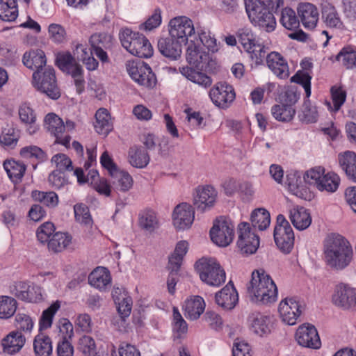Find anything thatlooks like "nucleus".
Wrapping results in <instances>:
<instances>
[{"label": "nucleus", "mask_w": 356, "mask_h": 356, "mask_svg": "<svg viewBox=\"0 0 356 356\" xmlns=\"http://www.w3.org/2000/svg\"><path fill=\"white\" fill-rule=\"evenodd\" d=\"M353 257L350 243L341 235L330 234L323 242V259L327 266L335 270L348 267Z\"/></svg>", "instance_id": "nucleus-1"}, {"label": "nucleus", "mask_w": 356, "mask_h": 356, "mask_svg": "<svg viewBox=\"0 0 356 356\" xmlns=\"http://www.w3.org/2000/svg\"><path fill=\"white\" fill-rule=\"evenodd\" d=\"M247 291L252 302L262 305L274 302L277 297V289L274 281L263 269L252 273Z\"/></svg>", "instance_id": "nucleus-2"}, {"label": "nucleus", "mask_w": 356, "mask_h": 356, "mask_svg": "<svg viewBox=\"0 0 356 356\" xmlns=\"http://www.w3.org/2000/svg\"><path fill=\"white\" fill-rule=\"evenodd\" d=\"M119 38L122 47L135 56L148 58L153 55V47L143 34L133 32L128 28H122L120 31Z\"/></svg>", "instance_id": "nucleus-3"}, {"label": "nucleus", "mask_w": 356, "mask_h": 356, "mask_svg": "<svg viewBox=\"0 0 356 356\" xmlns=\"http://www.w3.org/2000/svg\"><path fill=\"white\" fill-rule=\"evenodd\" d=\"M195 266L200 278L207 284L219 286L225 282V272L215 258L202 257Z\"/></svg>", "instance_id": "nucleus-4"}, {"label": "nucleus", "mask_w": 356, "mask_h": 356, "mask_svg": "<svg viewBox=\"0 0 356 356\" xmlns=\"http://www.w3.org/2000/svg\"><path fill=\"white\" fill-rule=\"evenodd\" d=\"M245 10L250 22L266 32H271L276 27V20L273 11L262 7L254 0L245 1Z\"/></svg>", "instance_id": "nucleus-5"}, {"label": "nucleus", "mask_w": 356, "mask_h": 356, "mask_svg": "<svg viewBox=\"0 0 356 356\" xmlns=\"http://www.w3.org/2000/svg\"><path fill=\"white\" fill-rule=\"evenodd\" d=\"M33 83L38 91L52 99H58L60 97L55 71L52 67H45L44 71H35L33 74Z\"/></svg>", "instance_id": "nucleus-6"}, {"label": "nucleus", "mask_w": 356, "mask_h": 356, "mask_svg": "<svg viewBox=\"0 0 356 356\" xmlns=\"http://www.w3.org/2000/svg\"><path fill=\"white\" fill-rule=\"evenodd\" d=\"M273 236L279 249L284 253H289L294 245V233L284 215L277 216Z\"/></svg>", "instance_id": "nucleus-7"}, {"label": "nucleus", "mask_w": 356, "mask_h": 356, "mask_svg": "<svg viewBox=\"0 0 356 356\" xmlns=\"http://www.w3.org/2000/svg\"><path fill=\"white\" fill-rule=\"evenodd\" d=\"M47 130L56 138V143L67 147L70 145L71 137L68 134H64L65 129L73 130L75 123L70 120L64 124L63 120L54 113H49L44 118Z\"/></svg>", "instance_id": "nucleus-8"}, {"label": "nucleus", "mask_w": 356, "mask_h": 356, "mask_svg": "<svg viewBox=\"0 0 356 356\" xmlns=\"http://www.w3.org/2000/svg\"><path fill=\"white\" fill-rule=\"evenodd\" d=\"M126 68L130 77L139 85L147 88H152L156 85V76L145 63L128 61Z\"/></svg>", "instance_id": "nucleus-9"}, {"label": "nucleus", "mask_w": 356, "mask_h": 356, "mask_svg": "<svg viewBox=\"0 0 356 356\" xmlns=\"http://www.w3.org/2000/svg\"><path fill=\"white\" fill-rule=\"evenodd\" d=\"M234 225L230 220L220 218L217 219L210 230L212 241L222 247L227 246L233 241Z\"/></svg>", "instance_id": "nucleus-10"}, {"label": "nucleus", "mask_w": 356, "mask_h": 356, "mask_svg": "<svg viewBox=\"0 0 356 356\" xmlns=\"http://www.w3.org/2000/svg\"><path fill=\"white\" fill-rule=\"evenodd\" d=\"M195 33L193 23L191 19L185 16L177 17L169 22V34L179 42L186 44L188 37Z\"/></svg>", "instance_id": "nucleus-11"}, {"label": "nucleus", "mask_w": 356, "mask_h": 356, "mask_svg": "<svg viewBox=\"0 0 356 356\" xmlns=\"http://www.w3.org/2000/svg\"><path fill=\"white\" fill-rule=\"evenodd\" d=\"M238 238L237 245L244 254L254 253L259 245V238L252 232L248 222H241L238 226Z\"/></svg>", "instance_id": "nucleus-12"}, {"label": "nucleus", "mask_w": 356, "mask_h": 356, "mask_svg": "<svg viewBox=\"0 0 356 356\" xmlns=\"http://www.w3.org/2000/svg\"><path fill=\"white\" fill-rule=\"evenodd\" d=\"M296 339L299 345L312 349H318L321 342L317 330L311 324H303L298 328Z\"/></svg>", "instance_id": "nucleus-13"}, {"label": "nucleus", "mask_w": 356, "mask_h": 356, "mask_svg": "<svg viewBox=\"0 0 356 356\" xmlns=\"http://www.w3.org/2000/svg\"><path fill=\"white\" fill-rule=\"evenodd\" d=\"M209 96L215 105L221 108H227L234 100L236 95L232 86L219 83L211 89Z\"/></svg>", "instance_id": "nucleus-14"}, {"label": "nucleus", "mask_w": 356, "mask_h": 356, "mask_svg": "<svg viewBox=\"0 0 356 356\" xmlns=\"http://www.w3.org/2000/svg\"><path fill=\"white\" fill-rule=\"evenodd\" d=\"M194 209L188 203L183 202L178 204L173 211V225L177 229L189 228L194 221Z\"/></svg>", "instance_id": "nucleus-15"}, {"label": "nucleus", "mask_w": 356, "mask_h": 356, "mask_svg": "<svg viewBox=\"0 0 356 356\" xmlns=\"http://www.w3.org/2000/svg\"><path fill=\"white\" fill-rule=\"evenodd\" d=\"M216 197L217 192L211 186L198 187L193 197V204L197 211L204 212L213 207Z\"/></svg>", "instance_id": "nucleus-16"}, {"label": "nucleus", "mask_w": 356, "mask_h": 356, "mask_svg": "<svg viewBox=\"0 0 356 356\" xmlns=\"http://www.w3.org/2000/svg\"><path fill=\"white\" fill-rule=\"evenodd\" d=\"M10 293L21 300L30 302H37L42 298L40 287L31 286L25 282L15 283L10 287Z\"/></svg>", "instance_id": "nucleus-17"}, {"label": "nucleus", "mask_w": 356, "mask_h": 356, "mask_svg": "<svg viewBox=\"0 0 356 356\" xmlns=\"http://www.w3.org/2000/svg\"><path fill=\"white\" fill-rule=\"evenodd\" d=\"M334 304L344 309H356V291L346 285L337 286L332 297Z\"/></svg>", "instance_id": "nucleus-18"}, {"label": "nucleus", "mask_w": 356, "mask_h": 356, "mask_svg": "<svg viewBox=\"0 0 356 356\" xmlns=\"http://www.w3.org/2000/svg\"><path fill=\"white\" fill-rule=\"evenodd\" d=\"M278 311L282 320L289 325L296 323L301 314L300 304L294 298H285L279 305Z\"/></svg>", "instance_id": "nucleus-19"}, {"label": "nucleus", "mask_w": 356, "mask_h": 356, "mask_svg": "<svg viewBox=\"0 0 356 356\" xmlns=\"http://www.w3.org/2000/svg\"><path fill=\"white\" fill-rule=\"evenodd\" d=\"M215 301L218 305L225 310H231L238 301V293L232 281L215 295Z\"/></svg>", "instance_id": "nucleus-20"}, {"label": "nucleus", "mask_w": 356, "mask_h": 356, "mask_svg": "<svg viewBox=\"0 0 356 356\" xmlns=\"http://www.w3.org/2000/svg\"><path fill=\"white\" fill-rule=\"evenodd\" d=\"M251 330L256 334L264 337L270 333L273 323L270 316L259 312H253L249 317Z\"/></svg>", "instance_id": "nucleus-21"}, {"label": "nucleus", "mask_w": 356, "mask_h": 356, "mask_svg": "<svg viewBox=\"0 0 356 356\" xmlns=\"http://www.w3.org/2000/svg\"><path fill=\"white\" fill-rule=\"evenodd\" d=\"M181 46L182 44L170 35L168 38H161L157 44L159 52L171 60H177L181 57Z\"/></svg>", "instance_id": "nucleus-22"}, {"label": "nucleus", "mask_w": 356, "mask_h": 356, "mask_svg": "<svg viewBox=\"0 0 356 356\" xmlns=\"http://www.w3.org/2000/svg\"><path fill=\"white\" fill-rule=\"evenodd\" d=\"M298 13L305 28L314 29L316 26L319 14L314 5L310 3H300Z\"/></svg>", "instance_id": "nucleus-23"}, {"label": "nucleus", "mask_w": 356, "mask_h": 356, "mask_svg": "<svg viewBox=\"0 0 356 356\" xmlns=\"http://www.w3.org/2000/svg\"><path fill=\"white\" fill-rule=\"evenodd\" d=\"M268 68L280 79H286L289 75V66L284 58L277 52L273 51L266 56Z\"/></svg>", "instance_id": "nucleus-24"}, {"label": "nucleus", "mask_w": 356, "mask_h": 356, "mask_svg": "<svg viewBox=\"0 0 356 356\" xmlns=\"http://www.w3.org/2000/svg\"><path fill=\"white\" fill-rule=\"evenodd\" d=\"M89 284L100 291H106L111 284L109 270L105 267H97L88 276Z\"/></svg>", "instance_id": "nucleus-25"}, {"label": "nucleus", "mask_w": 356, "mask_h": 356, "mask_svg": "<svg viewBox=\"0 0 356 356\" xmlns=\"http://www.w3.org/2000/svg\"><path fill=\"white\" fill-rule=\"evenodd\" d=\"M289 218L293 225L299 230L307 229L312 223V217L307 209L302 207H293L289 210Z\"/></svg>", "instance_id": "nucleus-26"}, {"label": "nucleus", "mask_w": 356, "mask_h": 356, "mask_svg": "<svg viewBox=\"0 0 356 356\" xmlns=\"http://www.w3.org/2000/svg\"><path fill=\"white\" fill-rule=\"evenodd\" d=\"M339 163L348 179L356 183V154L346 151L338 156Z\"/></svg>", "instance_id": "nucleus-27"}, {"label": "nucleus", "mask_w": 356, "mask_h": 356, "mask_svg": "<svg viewBox=\"0 0 356 356\" xmlns=\"http://www.w3.org/2000/svg\"><path fill=\"white\" fill-rule=\"evenodd\" d=\"M56 63L60 70L70 75L79 74L82 68L70 52L58 54Z\"/></svg>", "instance_id": "nucleus-28"}, {"label": "nucleus", "mask_w": 356, "mask_h": 356, "mask_svg": "<svg viewBox=\"0 0 356 356\" xmlns=\"http://www.w3.org/2000/svg\"><path fill=\"white\" fill-rule=\"evenodd\" d=\"M46 62L44 52L39 49L25 52L23 56L24 65L28 68L35 70V71H44L43 67L45 66Z\"/></svg>", "instance_id": "nucleus-29"}, {"label": "nucleus", "mask_w": 356, "mask_h": 356, "mask_svg": "<svg viewBox=\"0 0 356 356\" xmlns=\"http://www.w3.org/2000/svg\"><path fill=\"white\" fill-rule=\"evenodd\" d=\"M149 160V156L145 148L138 145L129 148L128 161L133 167L143 168L148 165Z\"/></svg>", "instance_id": "nucleus-30"}, {"label": "nucleus", "mask_w": 356, "mask_h": 356, "mask_svg": "<svg viewBox=\"0 0 356 356\" xmlns=\"http://www.w3.org/2000/svg\"><path fill=\"white\" fill-rule=\"evenodd\" d=\"M24 343L25 337L20 332H13L3 340V351L8 354H15L22 349Z\"/></svg>", "instance_id": "nucleus-31"}, {"label": "nucleus", "mask_w": 356, "mask_h": 356, "mask_svg": "<svg viewBox=\"0 0 356 356\" xmlns=\"http://www.w3.org/2000/svg\"><path fill=\"white\" fill-rule=\"evenodd\" d=\"M184 307L186 318L195 320L203 313L205 303L203 298L197 296L186 300Z\"/></svg>", "instance_id": "nucleus-32"}, {"label": "nucleus", "mask_w": 356, "mask_h": 356, "mask_svg": "<svg viewBox=\"0 0 356 356\" xmlns=\"http://www.w3.org/2000/svg\"><path fill=\"white\" fill-rule=\"evenodd\" d=\"M3 168L9 178L15 183L22 181L26 169L23 162L14 159L6 160L3 162Z\"/></svg>", "instance_id": "nucleus-33"}, {"label": "nucleus", "mask_w": 356, "mask_h": 356, "mask_svg": "<svg viewBox=\"0 0 356 356\" xmlns=\"http://www.w3.org/2000/svg\"><path fill=\"white\" fill-rule=\"evenodd\" d=\"M322 19L327 27L341 29L343 22L341 20L336 8L330 3H325L322 6Z\"/></svg>", "instance_id": "nucleus-34"}, {"label": "nucleus", "mask_w": 356, "mask_h": 356, "mask_svg": "<svg viewBox=\"0 0 356 356\" xmlns=\"http://www.w3.org/2000/svg\"><path fill=\"white\" fill-rule=\"evenodd\" d=\"M204 59H208V53L202 51L200 44L191 40L186 49V60L197 68Z\"/></svg>", "instance_id": "nucleus-35"}, {"label": "nucleus", "mask_w": 356, "mask_h": 356, "mask_svg": "<svg viewBox=\"0 0 356 356\" xmlns=\"http://www.w3.org/2000/svg\"><path fill=\"white\" fill-rule=\"evenodd\" d=\"M96 122L95 128L96 131L102 135L107 136L113 129L111 116L106 108H99L95 114Z\"/></svg>", "instance_id": "nucleus-36"}, {"label": "nucleus", "mask_w": 356, "mask_h": 356, "mask_svg": "<svg viewBox=\"0 0 356 356\" xmlns=\"http://www.w3.org/2000/svg\"><path fill=\"white\" fill-rule=\"evenodd\" d=\"M180 73L191 81L204 88L209 87L212 83L211 77L207 74L197 72L189 67H179Z\"/></svg>", "instance_id": "nucleus-37"}, {"label": "nucleus", "mask_w": 356, "mask_h": 356, "mask_svg": "<svg viewBox=\"0 0 356 356\" xmlns=\"http://www.w3.org/2000/svg\"><path fill=\"white\" fill-rule=\"evenodd\" d=\"M70 235L63 232H56L47 241V247L49 251L54 253L64 250L71 243Z\"/></svg>", "instance_id": "nucleus-38"}, {"label": "nucleus", "mask_w": 356, "mask_h": 356, "mask_svg": "<svg viewBox=\"0 0 356 356\" xmlns=\"http://www.w3.org/2000/svg\"><path fill=\"white\" fill-rule=\"evenodd\" d=\"M286 184L289 191L292 194L301 199H306L307 188L304 184H302V181L300 176L295 173L287 175Z\"/></svg>", "instance_id": "nucleus-39"}, {"label": "nucleus", "mask_w": 356, "mask_h": 356, "mask_svg": "<svg viewBox=\"0 0 356 356\" xmlns=\"http://www.w3.org/2000/svg\"><path fill=\"white\" fill-rule=\"evenodd\" d=\"M286 184L289 191L292 194L301 199H306L307 188L304 184H302V181L300 176L295 173L287 175Z\"/></svg>", "instance_id": "nucleus-40"}, {"label": "nucleus", "mask_w": 356, "mask_h": 356, "mask_svg": "<svg viewBox=\"0 0 356 356\" xmlns=\"http://www.w3.org/2000/svg\"><path fill=\"white\" fill-rule=\"evenodd\" d=\"M252 225L260 231L267 229L270 223V213L264 208L254 209L250 216Z\"/></svg>", "instance_id": "nucleus-41"}, {"label": "nucleus", "mask_w": 356, "mask_h": 356, "mask_svg": "<svg viewBox=\"0 0 356 356\" xmlns=\"http://www.w3.org/2000/svg\"><path fill=\"white\" fill-rule=\"evenodd\" d=\"M18 16L17 0H0V19L13 22Z\"/></svg>", "instance_id": "nucleus-42"}, {"label": "nucleus", "mask_w": 356, "mask_h": 356, "mask_svg": "<svg viewBox=\"0 0 356 356\" xmlns=\"http://www.w3.org/2000/svg\"><path fill=\"white\" fill-rule=\"evenodd\" d=\"M33 349L36 356H50L52 354L50 337L43 334L35 336L33 341Z\"/></svg>", "instance_id": "nucleus-43"}, {"label": "nucleus", "mask_w": 356, "mask_h": 356, "mask_svg": "<svg viewBox=\"0 0 356 356\" xmlns=\"http://www.w3.org/2000/svg\"><path fill=\"white\" fill-rule=\"evenodd\" d=\"M32 198L39 202L49 208H55L58 204V197L54 191H33L31 193Z\"/></svg>", "instance_id": "nucleus-44"}, {"label": "nucleus", "mask_w": 356, "mask_h": 356, "mask_svg": "<svg viewBox=\"0 0 356 356\" xmlns=\"http://www.w3.org/2000/svg\"><path fill=\"white\" fill-rule=\"evenodd\" d=\"M271 113L275 119L278 121L289 122L293 118L296 110L293 107H290V106H289L281 102V104L273 106Z\"/></svg>", "instance_id": "nucleus-45"}, {"label": "nucleus", "mask_w": 356, "mask_h": 356, "mask_svg": "<svg viewBox=\"0 0 356 356\" xmlns=\"http://www.w3.org/2000/svg\"><path fill=\"white\" fill-rule=\"evenodd\" d=\"M188 325L181 316L177 308H173L172 331L175 339H183L187 332Z\"/></svg>", "instance_id": "nucleus-46"}, {"label": "nucleus", "mask_w": 356, "mask_h": 356, "mask_svg": "<svg viewBox=\"0 0 356 356\" xmlns=\"http://www.w3.org/2000/svg\"><path fill=\"white\" fill-rule=\"evenodd\" d=\"M336 59L348 70L356 69V50L350 47H343L337 55Z\"/></svg>", "instance_id": "nucleus-47"}, {"label": "nucleus", "mask_w": 356, "mask_h": 356, "mask_svg": "<svg viewBox=\"0 0 356 356\" xmlns=\"http://www.w3.org/2000/svg\"><path fill=\"white\" fill-rule=\"evenodd\" d=\"M339 177L334 172L325 174L318 184V189L321 191L328 193L335 192L339 185Z\"/></svg>", "instance_id": "nucleus-48"}, {"label": "nucleus", "mask_w": 356, "mask_h": 356, "mask_svg": "<svg viewBox=\"0 0 356 356\" xmlns=\"http://www.w3.org/2000/svg\"><path fill=\"white\" fill-rule=\"evenodd\" d=\"M60 307V302L56 300L42 312L40 318V330H47L52 325L53 318Z\"/></svg>", "instance_id": "nucleus-49"}, {"label": "nucleus", "mask_w": 356, "mask_h": 356, "mask_svg": "<svg viewBox=\"0 0 356 356\" xmlns=\"http://www.w3.org/2000/svg\"><path fill=\"white\" fill-rule=\"evenodd\" d=\"M318 117L316 107L312 106L309 99H305L298 114L300 120L305 123H314L317 121Z\"/></svg>", "instance_id": "nucleus-50"}, {"label": "nucleus", "mask_w": 356, "mask_h": 356, "mask_svg": "<svg viewBox=\"0 0 356 356\" xmlns=\"http://www.w3.org/2000/svg\"><path fill=\"white\" fill-rule=\"evenodd\" d=\"M19 138V130L13 127L7 126L3 128L0 135V143L8 147L13 148L17 145Z\"/></svg>", "instance_id": "nucleus-51"}, {"label": "nucleus", "mask_w": 356, "mask_h": 356, "mask_svg": "<svg viewBox=\"0 0 356 356\" xmlns=\"http://www.w3.org/2000/svg\"><path fill=\"white\" fill-rule=\"evenodd\" d=\"M17 301L11 297L2 296L0 298V318H9L16 312Z\"/></svg>", "instance_id": "nucleus-52"}, {"label": "nucleus", "mask_w": 356, "mask_h": 356, "mask_svg": "<svg viewBox=\"0 0 356 356\" xmlns=\"http://www.w3.org/2000/svg\"><path fill=\"white\" fill-rule=\"evenodd\" d=\"M280 23L289 30H293L299 26L300 22L295 11L290 8H285L282 10Z\"/></svg>", "instance_id": "nucleus-53"}, {"label": "nucleus", "mask_w": 356, "mask_h": 356, "mask_svg": "<svg viewBox=\"0 0 356 356\" xmlns=\"http://www.w3.org/2000/svg\"><path fill=\"white\" fill-rule=\"evenodd\" d=\"M50 39L55 43L60 44L67 40V33L65 28L58 24H51L48 28Z\"/></svg>", "instance_id": "nucleus-54"}, {"label": "nucleus", "mask_w": 356, "mask_h": 356, "mask_svg": "<svg viewBox=\"0 0 356 356\" xmlns=\"http://www.w3.org/2000/svg\"><path fill=\"white\" fill-rule=\"evenodd\" d=\"M116 181H113V184L117 190L122 192L128 191L133 186V179L131 176L126 172H117Z\"/></svg>", "instance_id": "nucleus-55"}, {"label": "nucleus", "mask_w": 356, "mask_h": 356, "mask_svg": "<svg viewBox=\"0 0 356 356\" xmlns=\"http://www.w3.org/2000/svg\"><path fill=\"white\" fill-rule=\"evenodd\" d=\"M78 349L85 356H93L96 349L94 339L87 335L81 337L79 340Z\"/></svg>", "instance_id": "nucleus-56"}, {"label": "nucleus", "mask_w": 356, "mask_h": 356, "mask_svg": "<svg viewBox=\"0 0 356 356\" xmlns=\"http://www.w3.org/2000/svg\"><path fill=\"white\" fill-rule=\"evenodd\" d=\"M325 175V170L322 167H316L307 170L304 175V181L309 185L318 188V184Z\"/></svg>", "instance_id": "nucleus-57"}, {"label": "nucleus", "mask_w": 356, "mask_h": 356, "mask_svg": "<svg viewBox=\"0 0 356 356\" xmlns=\"http://www.w3.org/2000/svg\"><path fill=\"white\" fill-rule=\"evenodd\" d=\"M250 58L254 61L256 65H261L266 56V48L264 45L257 42L251 47V49H247Z\"/></svg>", "instance_id": "nucleus-58"}, {"label": "nucleus", "mask_w": 356, "mask_h": 356, "mask_svg": "<svg viewBox=\"0 0 356 356\" xmlns=\"http://www.w3.org/2000/svg\"><path fill=\"white\" fill-rule=\"evenodd\" d=\"M51 163H54L56 170V171H60L64 172L66 170H72V163L71 159L64 154H57L51 158Z\"/></svg>", "instance_id": "nucleus-59"}, {"label": "nucleus", "mask_w": 356, "mask_h": 356, "mask_svg": "<svg viewBox=\"0 0 356 356\" xmlns=\"http://www.w3.org/2000/svg\"><path fill=\"white\" fill-rule=\"evenodd\" d=\"M55 231L54 225L51 222H45L37 229L36 236L41 243H47Z\"/></svg>", "instance_id": "nucleus-60"}, {"label": "nucleus", "mask_w": 356, "mask_h": 356, "mask_svg": "<svg viewBox=\"0 0 356 356\" xmlns=\"http://www.w3.org/2000/svg\"><path fill=\"white\" fill-rule=\"evenodd\" d=\"M238 37L239 42L245 50L251 49V47L258 42L252 31L248 28L239 29Z\"/></svg>", "instance_id": "nucleus-61"}, {"label": "nucleus", "mask_w": 356, "mask_h": 356, "mask_svg": "<svg viewBox=\"0 0 356 356\" xmlns=\"http://www.w3.org/2000/svg\"><path fill=\"white\" fill-rule=\"evenodd\" d=\"M311 79L312 77L307 72L298 71L291 78V81L301 85L304 88L306 96L308 98L311 95Z\"/></svg>", "instance_id": "nucleus-62"}, {"label": "nucleus", "mask_w": 356, "mask_h": 356, "mask_svg": "<svg viewBox=\"0 0 356 356\" xmlns=\"http://www.w3.org/2000/svg\"><path fill=\"white\" fill-rule=\"evenodd\" d=\"M20 155L25 159L35 158L40 161L46 159V154L44 151L35 145L26 146L22 148Z\"/></svg>", "instance_id": "nucleus-63"}, {"label": "nucleus", "mask_w": 356, "mask_h": 356, "mask_svg": "<svg viewBox=\"0 0 356 356\" xmlns=\"http://www.w3.org/2000/svg\"><path fill=\"white\" fill-rule=\"evenodd\" d=\"M140 227L149 232H152L158 226V221L154 213L148 211L143 213L140 218Z\"/></svg>", "instance_id": "nucleus-64"}]
</instances>
